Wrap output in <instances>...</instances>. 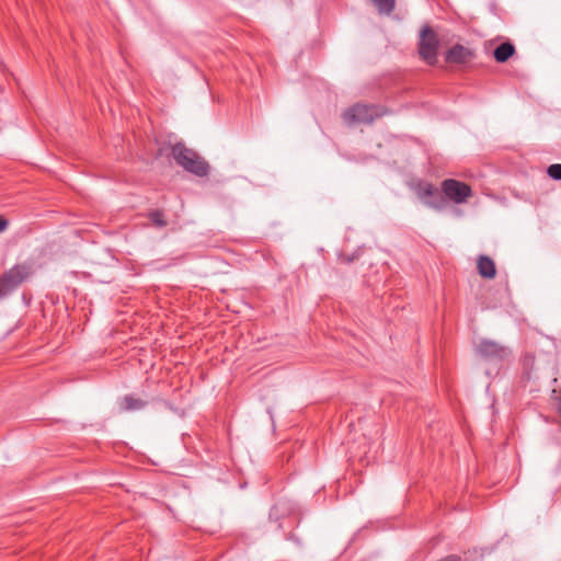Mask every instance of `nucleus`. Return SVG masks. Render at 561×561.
Returning a JSON list of instances; mask_svg holds the SVG:
<instances>
[{"mask_svg":"<svg viewBox=\"0 0 561 561\" xmlns=\"http://www.w3.org/2000/svg\"><path fill=\"white\" fill-rule=\"evenodd\" d=\"M478 273L483 278L492 279L496 275L494 261L489 256L481 255L477 263Z\"/></svg>","mask_w":561,"mask_h":561,"instance_id":"nucleus-7","label":"nucleus"},{"mask_svg":"<svg viewBox=\"0 0 561 561\" xmlns=\"http://www.w3.org/2000/svg\"><path fill=\"white\" fill-rule=\"evenodd\" d=\"M171 153L176 163L187 172L197 176H206L208 174V163L194 150L186 148L183 144H175L172 147Z\"/></svg>","mask_w":561,"mask_h":561,"instance_id":"nucleus-2","label":"nucleus"},{"mask_svg":"<svg viewBox=\"0 0 561 561\" xmlns=\"http://www.w3.org/2000/svg\"><path fill=\"white\" fill-rule=\"evenodd\" d=\"M478 353L489 360H503L511 355V350L492 340H483L478 345Z\"/></svg>","mask_w":561,"mask_h":561,"instance_id":"nucleus-6","label":"nucleus"},{"mask_svg":"<svg viewBox=\"0 0 561 561\" xmlns=\"http://www.w3.org/2000/svg\"><path fill=\"white\" fill-rule=\"evenodd\" d=\"M31 274V267L19 264L10 268L0 277V298L12 291Z\"/></svg>","mask_w":561,"mask_h":561,"instance_id":"nucleus-5","label":"nucleus"},{"mask_svg":"<svg viewBox=\"0 0 561 561\" xmlns=\"http://www.w3.org/2000/svg\"><path fill=\"white\" fill-rule=\"evenodd\" d=\"M472 192L469 185L458 181V204L465 203Z\"/></svg>","mask_w":561,"mask_h":561,"instance_id":"nucleus-11","label":"nucleus"},{"mask_svg":"<svg viewBox=\"0 0 561 561\" xmlns=\"http://www.w3.org/2000/svg\"><path fill=\"white\" fill-rule=\"evenodd\" d=\"M548 175L554 180H561V164H551L548 170Z\"/></svg>","mask_w":561,"mask_h":561,"instance_id":"nucleus-13","label":"nucleus"},{"mask_svg":"<svg viewBox=\"0 0 561 561\" xmlns=\"http://www.w3.org/2000/svg\"><path fill=\"white\" fill-rule=\"evenodd\" d=\"M438 38L434 30L424 25L420 31L419 54L423 60L433 65L437 58Z\"/></svg>","mask_w":561,"mask_h":561,"instance_id":"nucleus-4","label":"nucleus"},{"mask_svg":"<svg viewBox=\"0 0 561 561\" xmlns=\"http://www.w3.org/2000/svg\"><path fill=\"white\" fill-rule=\"evenodd\" d=\"M515 54V47L513 44L506 42L502 43L494 49L493 56L497 62L507 61Z\"/></svg>","mask_w":561,"mask_h":561,"instance_id":"nucleus-8","label":"nucleus"},{"mask_svg":"<svg viewBox=\"0 0 561 561\" xmlns=\"http://www.w3.org/2000/svg\"><path fill=\"white\" fill-rule=\"evenodd\" d=\"M386 111L381 106L355 104L347 108L342 117L347 125L369 124L374 119L385 115Z\"/></svg>","mask_w":561,"mask_h":561,"instance_id":"nucleus-3","label":"nucleus"},{"mask_svg":"<svg viewBox=\"0 0 561 561\" xmlns=\"http://www.w3.org/2000/svg\"><path fill=\"white\" fill-rule=\"evenodd\" d=\"M373 2V4L375 5V8L377 9V11L380 13V14H390L393 9H394V4H396V0H370Z\"/></svg>","mask_w":561,"mask_h":561,"instance_id":"nucleus-10","label":"nucleus"},{"mask_svg":"<svg viewBox=\"0 0 561 561\" xmlns=\"http://www.w3.org/2000/svg\"><path fill=\"white\" fill-rule=\"evenodd\" d=\"M470 55L471 53L469 49L458 45V64L461 61H466Z\"/></svg>","mask_w":561,"mask_h":561,"instance_id":"nucleus-14","label":"nucleus"},{"mask_svg":"<svg viewBox=\"0 0 561 561\" xmlns=\"http://www.w3.org/2000/svg\"><path fill=\"white\" fill-rule=\"evenodd\" d=\"M144 407L145 402L141 399L131 396H126L121 403V408L125 411L139 410Z\"/></svg>","mask_w":561,"mask_h":561,"instance_id":"nucleus-9","label":"nucleus"},{"mask_svg":"<svg viewBox=\"0 0 561 561\" xmlns=\"http://www.w3.org/2000/svg\"><path fill=\"white\" fill-rule=\"evenodd\" d=\"M149 218L157 227H164L167 225V221L163 219V214L159 210L150 213Z\"/></svg>","mask_w":561,"mask_h":561,"instance_id":"nucleus-12","label":"nucleus"},{"mask_svg":"<svg viewBox=\"0 0 561 561\" xmlns=\"http://www.w3.org/2000/svg\"><path fill=\"white\" fill-rule=\"evenodd\" d=\"M415 192L427 206L443 209L449 202H456V180L444 181L442 190L427 182H420L415 185Z\"/></svg>","mask_w":561,"mask_h":561,"instance_id":"nucleus-1","label":"nucleus"},{"mask_svg":"<svg viewBox=\"0 0 561 561\" xmlns=\"http://www.w3.org/2000/svg\"><path fill=\"white\" fill-rule=\"evenodd\" d=\"M8 226V221L0 216V232L4 231Z\"/></svg>","mask_w":561,"mask_h":561,"instance_id":"nucleus-16","label":"nucleus"},{"mask_svg":"<svg viewBox=\"0 0 561 561\" xmlns=\"http://www.w3.org/2000/svg\"><path fill=\"white\" fill-rule=\"evenodd\" d=\"M456 56V47H451L449 50H448V54H447V59L448 60H453V58Z\"/></svg>","mask_w":561,"mask_h":561,"instance_id":"nucleus-15","label":"nucleus"}]
</instances>
